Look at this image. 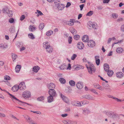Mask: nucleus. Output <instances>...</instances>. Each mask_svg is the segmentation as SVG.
Here are the masks:
<instances>
[{
    "instance_id": "nucleus-23",
    "label": "nucleus",
    "mask_w": 124,
    "mask_h": 124,
    "mask_svg": "<svg viewBox=\"0 0 124 124\" xmlns=\"http://www.w3.org/2000/svg\"><path fill=\"white\" fill-rule=\"evenodd\" d=\"M10 10V9L7 7L3 8L2 10L3 13H7Z\"/></svg>"
},
{
    "instance_id": "nucleus-15",
    "label": "nucleus",
    "mask_w": 124,
    "mask_h": 124,
    "mask_svg": "<svg viewBox=\"0 0 124 124\" xmlns=\"http://www.w3.org/2000/svg\"><path fill=\"white\" fill-rule=\"evenodd\" d=\"M19 89V86L17 85H14L12 88V90L14 92L17 91Z\"/></svg>"
},
{
    "instance_id": "nucleus-41",
    "label": "nucleus",
    "mask_w": 124,
    "mask_h": 124,
    "mask_svg": "<svg viewBox=\"0 0 124 124\" xmlns=\"http://www.w3.org/2000/svg\"><path fill=\"white\" fill-rule=\"evenodd\" d=\"M4 79L7 80H10L11 79V78L9 76L6 75L4 76Z\"/></svg>"
},
{
    "instance_id": "nucleus-14",
    "label": "nucleus",
    "mask_w": 124,
    "mask_h": 124,
    "mask_svg": "<svg viewBox=\"0 0 124 124\" xmlns=\"http://www.w3.org/2000/svg\"><path fill=\"white\" fill-rule=\"evenodd\" d=\"M116 76L119 78H122L124 76V74L122 72H118L116 73Z\"/></svg>"
},
{
    "instance_id": "nucleus-48",
    "label": "nucleus",
    "mask_w": 124,
    "mask_h": 124,
    "mask_svg": "<svg viewBox=\"0 0 124 124\" xmlns=\"http://www.w3.org/2000/svg\"><path fill=\"white\" fill-rule=\"evenodd\" d=\"M77 55L75 54H73L71 58V59L72 60H74L75 59V58L77 57Z\"/></svg>"
},
{
    "instance_id": "nucleus-55",
    "label": "nucleus",
    "mask_w": 124,
    "mask_h": 124,
    "mask_svg": "<svg viewBox=\"0 0 124 124\" xmlns=\"http://www.w3.org/2000/svg\"><path fill=\"white\" fill-rule=\"evenodd\" d=\"M25 18V16L24 15H22L20 17V20L21 21L23 20Z\"/></svg>"
},
{
    "instance_id": "nucleus-30",
    "label": "nucleus",
    "mask_w": 124,
    "mask_h": 124,
    "mask_svg": "<svg viewBox=\"0 0 124 124\" xmlns=\"http://www.w3.org/2000/svg\"><path fill=\"white\" fill-rule=\"evenodd\" d=\"M116 51L117 53H122L123 51V50L122 48L119 47L117 49Z\"/></svg>"
},
{
    "instance_id": "nucleus-51",
    "label": "nucleus",
    "mask_w": 124,
    "mask_h": 124,
    "mask_svg": "<svg viewBox=\"0 0 124 124\" xmlns=\"http://www.w3.org/2000/svg\"><path fill=\"white\" fill-rule=\"evenodd\" d=\"M94 87L98 89L100 86L98 84H95L94 85Z\"/></svg>"
},
{
    "instance_id": "nucleus-35",
    "label": "nucleus",
    "mask_w": 124,
    "mask_h": 124,
    "mask_svg": "<svg viewBox=\"0 0 124 124\" xmlns=\"http://www.w3.org/2000/svg\"><path fill=\"white\" fill-rule=\"evenodd\" d=\"M17 57V56L16 54H12V57L13 61H14L16 60Z\"/></svg>"
},
{
    "instance_id": "nucleus-26",
    "label": "nucleus",
    "mask_w": 124,
    "mask_h": 124,
    "mask_svg": "<svg viewBox=\"0 0 124 124\" xmlns=\"http://www.w3.org/2000/svg\"><path fill=\"white\" fill-rule=\"evenodd\" d=\"M84 68V67L81 65H79L76 66L75 68V69L77 70H78L81 69H82Z\"/></svg>"
},
{
    "instance_id": "nucleus-31",
    "label": "nucleus",
    "mask_w": 124,
    "mask_h": 124,
    "mask_svg": "<svg viewBox=\"0 0 124 124\" xmlns=\"http://www.w3.org/2000/svg\"><path fill=\"white\" fill-rule=\"evenodd\" d=\"M70 32L74 35L76 34L77 31L76 29L73 28H72L70 31Z\"/></svg>"
},
{
    "instance_id": "nucleus-62",
    "label": "nucleus",
    "mask_w": 124,
    "mask_h": 124,
    "mask_svg": "<svg viewBox=\"0 0 124 124\" xmlns=\"http://www.w3.org/2000/svg\"><path fill=\"white\" fill-rule=\"evenodd\" d=\"M121 30L122 31L124 32V25L122 26L121 27Z\"/></svg>"
},
{
    "instance_id": "nucleus-18",
    "label": "nucleus",
    "mask_w": 124,
    "mask_h": 124,
    "mask_svg": "<svg viewBox=\"0 0 124 124\" xmlns=\"http://www.w3.org/2000/svg\"><path fill=\"white\" fill-rule=\"evenodd\" d=\"M96 63L97 65H99L100 63V61L99 59V57L98 56H95Z\"/></svg>"
},
{
    "instance_id": "nucleus-21",
    "label": "nucleus",
    "mask_w": 124,
    "mask_h": 124,
    "mask_svg": "<svg viewBox=\"0 0 124 124\" xmlns=\"http://www.w3.org/2000/svg\"><path fill=\"white\" fill-rule=\"evenodd\" d=\"M21 66L20 65H17L16 66L15 68V71L16 72L18 73L20 71Z\"/></svg>"
},
{
    "instance_id": "nucleus-42",
    "label": "nucleus",
    "mask_w": 124,
    "mask_h": 124,
    "mask_svg": "<svg viewBox=\"0 0 124 124\" xmlns=\"http://www.w3.org/2000/svg\"><path fill=\"white\" fill-rule=\"evenodd\" d=\"M93 12L92 11H90L88 12L86 15V16H90L93 15Z\"/></svg>"
},
{
    "instance_id": "nucleus-40",
    "label": "nucleus",
    "mask_w": 124,
    "mask_h": 124,
    "mask_svg": "<svg viewBox=\"0 0 124 124\" xmlns=\"http://www.w3.org/2000/svg\"><path fill=\"white\" fill-rule=\"evenodd\" d=\"M44 26V24L43 23H41L40 24L39 26V27L40 29L42 30Z\"/></svg>"
},
{
    "instance_id": "nucleus-22",
    "label": "nucleus",
    "mask_w": 124,
    "mask_h": 124,
    "mask_svg": "<svg viewBox=\"0 0 124 124\" xmlns=\"http://www.w3.org/2000/svg\"><path fill=\"white\" fill-rule=\"evenodd\" d=\"M53 96L50 95L47 97V101L49 103L53 101Z\"/></svg>"
},
{
    "instance_id": "nucleus-28",
    "label": "nucleus",
    "mask_w": 124,
    "mask_h": 124,
    "mask_svg": "<svg viewBox=\"0 0 124 124\" xmlns=\"http://www.w3.org/2000/svg\"><path fill=\"white\" fill-rule=\"evenodd\" d=\"M106 114L109 117H113V116H115L112 112H107Z\"/></svg>"
},
{
    "instance_id": "nucleus-25",
    "label": "nucleus",
    "mask_w": 124,
    "mask_h": 124,
    "mask_svg": "<svg viewBox=\"0 0 124 124\" xmlns=\"http://www.w3.org/2000/svg\"><path fill=\"white\" fill-rule=\"evenodd\" d=\"M36 29V27H34L33 26L31 25L30 26L29 28V30L32 32L35 31Z\"/></svg>"
},
{
    "instance_id": "nucleus-10",
    "label": "nucleus",
    "mask_w": 124,
    "mask_h": 124,
    "mask_svg": "<svg viewBox=\"0 0 124 124\" xmlns=\"http://www.w3.org/2000/svg\"><path fill=\"white\" fill-rule=\"evenodd\" d=\"M48 93L50 95L54 97L56 95V93L55 90L54 89H51L48 91Z\"/></svg>"
},
{
    "instance_id": "nucleus-43",
    "label": "nucleus",
    "mask_w": 124,
    "mask_h": 124,
    "mask_svg": "<svg viewBox=\"0 0 124 124\" xmlns=\"http://www.w3.org/2000/svg\"><path fill=\"white\" fill-rule=\"evenodd\" d=\"M59 68L61 70H63L66 69V66L64 64L62 65Z\"/></svg>"
},
{
    "instance_id": "nucleus-13",
    "label": "nucleus",
    "mask_w": 124,
    "mask_h": 124,
    "mask_svg": "<svg viewBox=\"0 0 124 124\" xmlns=\"http://www.w3.org/2000/svg\"><path fill=\"white\" fill-rule=\"evenodd\" d=\"M74 19H70L69 21H67L66 23L69 26H72L74 24Z\"/></svg>"
},
{
    "instance_id": "nucleus-7",
    "label": "nucleus",
    "mask_w": 124,
    "mask_h": 124,
    "mask_svg": "<svg viewBox=\"0 0 124 124\" xmlns=\"http://www.w3.org/2000/svg\"><path fill=\"white\" fill-rule=\"evenodd\" d=\"M18 86L19 89L21 90H24L26 88L25 83L23 82H22L20 83Z\"/></svg>"
},
{
    "instance_id": "nucleus-36",
    "label": "nucleus",
    "mask_w": 124,
    "mask_h": 124,
    "mask_svg": "<svg viewBox=\"0 0 124 124\" xmlns=\"http://www.w3.org/2000/svg\"><path fill=\"white\" fill-rule=\"evenodd\" d=\"M8 16L9 17H11L13 16V13L12 10H10L7 13Z\"/></svg>"
},
{
    "instance_id": "nucleus-45",
    "label": "nucleus",
    "mask_w": 124,
    "mask_h": 124,
    "mask_svg": "<svg viewBox=\"0 0 124 124\" xmlns=\"http://www.w3.org/2000/svg\"><path fill=\"white\" fill-rule=\"evenodd\" d=\"M72 38L71 37H69L68 39V41L69 43L70 44L71 43L72 41Z\"/></svg>"
},
{
    "instance_id": "nucleus-53",
    "label": "nucleus",
    "mask_w": 124,
    "mask_h": 124,
    "mask_svg": "<svg viewBox=\"0 0 124 124\" xmlns=\"http://www.w3.org/2000/svg\"><path fill=\"white\" fill-rule=\"evenodd\" d=\"M37 11L38 14H39V15L41 16L43 15V14L40 11L38 10H37Z\"/></svg>"
},
{
    "instance_id": "nucleus-34",
    "label": "nucleus",
    "mask_w": 124,
    "mask_h": 124,
    "mask_svg": "<svg viewBox=\"0 0 124 124\" xmlns=\"http://www.w3.org/2000/svg\"><path fill=\"white\" fill-rule=\"evenodd\" d=\"M28 36L29 38L31 39H34L35 38L33 35L32 33H30L28 35Z\"/></svg>"
},
{
    "instance_id": "nucleus-52",
    "label": "nucleus",
    "mask_w": 124,
    "mask_h": 124,
    "mask_svg": "<svg viewBox=\"0 0 124 124\" xmlns=\"http://www.w3.org/2000/svg\"><path fill=\"white\" fill-rule=\"evenodd\" d=\"M8 46L7 44H4L3 45L0 46V47H2L3 48H6Z\"/></svg>"
},
{
    "instance_id": "nucleus-19",
    "label": "nucleus",
    "mask_w": 124,
    "mask_h": 124,
    "mask_svg": "<svg viewBox=\"0 0 124 124\" xmlns=\"http://www.w3.org/2000/svg\"><path fill=\"white\" fill-rule=\"evenodd\" d=\"M40 69V68L38 66H34L32 68V70L36 73Z\"/></svg>"
},
{
    "instance_id": "nucleus-50",
    "label": "nucleus",
    "mask_w": 124,
    "mask_h": 124,
    "mask_svg": "<svg viewBox=\"0 0 124 124\" xmlns=\"http://www.w3.org/2000/svg\"><path fill=\"white\" fill-rule=\"evenodd\" d=\"M14 19L13 18H11L9 20V22L11 23H12L14 22Z\"/></svg>"
},
{
    "instance_id": "nucleus-56",
    "label": "nucleus",
    "mask_w": 124,
    "mask_h": 124,
    "mask_svg": "<svg viewBox=\"0 0 124 124\" xmlns=\"http://www.w3.org/2000/svg\"><path fill=\"white\" fill-rule=\"evenodd\" d=\"M113 99L116 101L117 102H121L122 101L121 100L115 97L113 98Z\"/></svg>"
},
{
    "instance_id": "nucleus-58",
    "label": "nucleus",
    "mask_w": 124,
    "mask_h": 124,
    "mask_svg": "<svg viewBox=\"0 0 124 124\" xmlns=\"http://www.w3.org/2000/svg\"><path fill=\"white\" fill-rule=\"evenodd\" d=\"M6 116V115L4 114L1 113L0 115V117H4Z\"/></svg>"
},
{
    "instance_id": "nucleus-1",
    "label": "nucleus",
    "mask_w": 124,
    "mask_h": 124,
    "mask_svg": "<svg viewBox=\"0 0 124 124\" xmlns=\"http://www.w3.org/2000/svg\"><path fill=\"white\" fill-rule=\"evenodd\" d=\"M43 46L45 49L46 51L48 53H51L53 50V48L49 45L47 42H44L43 43Z\"/></svg>"
},
{
    "instance_id": "nucleus-16",
    "label": "nucleus",
    "mask_w": 124,
    "mask_h": 124,
    "mask_svg": "<svg viewBox=\"0 0 124 124\" xmlns=\"http://www.w3.org/2000/svg\"><path fill=\"white\" fill-rule=\"evenodd\" d=\"M82 39L84 42H87L89 40V37L86 35H84L82 37Z\"/></svg>"
},
{
    "instance_id": "nucleus-8",
    "label": "nucleus",
    "mask_w": 124,
    "mask_h": 124,
    "mask_svg": "<svg viewBox=\"0 0 124 124\" xmlns=\"http://www.w3.org/2000/svg\"><path fill=\"white\" fill-rule=\"evenodd\" d=\"M87 45L90 47H93L95 46V43L94 41L91 40L88 42Z\"/></svg>"
},
{
    "instance_id": "nucleus-5",
    "label": "nucleus",
    "mask_w": 124,
    "mask_h": 124,
    "mask_svg": "<svg viewBox=\"0 0 124 124\" xmlns=\"http://www.w3.org/2000/svg\"><path fill=\"white\" fill-rule=\"evenodd\" d=\"M54 4L57 5V8L59 10H62L65 7L64 6L63 4L57 3L56 2H54Z\"/></svg>"
},
{
    "instance_id": "nucleus-11",
    "label": "nucleus",
    "mask_w": 124,
    "mask_h": 124,
    "mask_svg": "<svg viewBox=\"0 0 124 124\" xmlns=\"http://www.w3.org/2000/svg\"><path fill=\"white\" fill-rule=\"evenodd\" d=\"M84 46V45L82 42H80L78 43L77 47L79 49H83Z\"/></svg>"
},
{
    "instance_id": "nucleus-61",
    "label": "nucleus",
    "mask_w": 124,
    "mask_h": 124,
    "mask_svg": "<svg viewBox=\"0 0 124 124\" xmlns=\"http://www.w3.org/2000/svg\"><path fill=\"white\" fill-rule=\"evenodd\" d=\"M71 68V67L70 64L69 63L68 64V67L67 68V70L69 69L70 70Z\"/></svg>"
},
{
    "instance_id": "nucleus-33",
    "label": "nucleus",
    "mask_w": 124,
    "mask_h": 124,
    "mask_svg": "<svg viewBox=\"0 0 124 124\" xmlns=\"http://www.w3.org/2000/svg\"><path fill=\"white\" fill-rule=\"evenodd\" d=\"M69 83L70 85L72 86H75V82L73 80L70 81Z\"/></svg>"
},
{
    "instance_id": "nucleus-59",
    "label": "nucleus",
    "mask_w": 124,
    "mask_h": 124,
    "mask_svg": "<svg viewBox=\"0 0 124 124\" xmlns=\"http://www.w3.org/2000/svg\"><path fill=\"white\" fill-rule=\"evenodd\" d=\"M3 81L5 82L6 84L8 86H10V83L8 81Z\"/></svg>"
},
{
    "instance_id": "nucleus-38",
    "label": "nucleus",
    "mask_w": 124,
    "mask_h": 124,
    "mask_svg": "<svg viewBox=\"0 0 124 124\" xmlns=\"http://www.w3.org/2000/svg\"><path fill=\"white\" fill-rule=\"evenodd\" d=\"M112 17L114 19H116L118 17V15L116 13H113L112 14Z\"/></svg>"
},
{
    "instance_id": "nucleus-47",
    "label": "nucleus",
    "mask_w": 124,
    "mask_h": 124,
    "mask_svg": "<svg viewBox=\"0 0 124 124\" xmlns=\"http://www.w3.org/2000/svg\"><path fill=\"white\" fill-rule=\"evenodd\" d=\"M90 91L93 93H94L95 94H98V93L97 92H96V90L95 89H90Z\"/></svg>"
},
{
    "instance_id": "nucleus-64",
    "label": "nucleus",
    "mask_w": 124,
    "mask_h": 124,
    "mask_svg": "<svg viewBox=\"0 0 124 124\" xmlns=\"http://www.w3.org/2000/svg\"><path fill=\"white\" fill-rule=\"evenodd\" d=\"M123 19L122 18H119L117 20V21L118 22L122 21L123 20Z\"/></svg>"
},
{
    "instance_id": "nucleus-49",
    "label": "nucleus",
    "mask_w": 124,
    "mask_h": 124,
    "mask_svg": "<svg viewBox=\"0 0 124 124\" xmlns=\"http://www.w3.org/2000/svg\"><path fill=\"white\" fill-rule=\"evenodd\" d=\"M28 122L29 124H36L37 123H35L34 121L32 120H30V121H28Z\"/></svg>"
},
{
    "instance_id": "nucleus-2",
    "label": "nucleus",
    "mask_w": 124,
    "mask_h": 124,
    "mask_svg": "<svg viewBox=\"0 0 124 124\" xmlns=\"http://www.w3.org/2000/svg\"><path fill=\"white\" fill-rule=\"evenodd\" d=\"M86 66L88 70V72L90 74H92V72H94L95 70V68L93 64L89 66L86 65Z\"/></svg>"
},
{
    "instance_id": "nucleus-9",
    "label": "nucleus",
    "mask_w": 124,
    "mask_h": 124,
    "mask_svg": "<svg viewBox=\"0 0 124 124\" xmlns=\"http://www.w3.org/2000/svg\"><path fill=\"white\" fill-rule=\"evenodd\" d=\"M76 85L77 87L79 89H81L83 87V83L80 81L77 82Z\"/></svg>"
},
{
    "instance_id": "nucleus-60",
    "label": "nucleus",
    "mask_w": 124,
    "mask_h": 124,
    "mask_svg": "<svg viewBox=\"0 0 124 124\" xmlns=\"http://www.w3.org/2000/svg\"><path fill=\"white\" fill-rule=\"evenodd\" d=\"M110 0H104L103 1V3H108Z\"/></svg>"
},
{
    "instance_id": "nucleus-39",
    "label": "nucleus",
    "mask_w": 124,
    "mask_h": 124,
    "mask_svg": "<svg viewBox=\"0 0 124 124\" xmlns=\"http://www.w3.org/2000/svg\"><path fill=\"white\" fill-rule=\"evenodd\" d=\"M53 31L50 30L47 31L46 33V35L47 36H50L53 33Z\"/></svg>"
},
{
    "instance_id": "nucleus-12",
    "label": "nucleus",
    "mask_w": 124,
    "mask_h": 124,
    "mask_svg": "<svg viewBox=\"0 0 124 124\" xmlns=\"http://www.w3.org/2000/svg\"><path fill=\"white\" fill-rule=\"evenodd\" d=\"M47 86L49 90L54 89L55 87V85L54 83H51L47 84Z\"/></svg>"
},
{
    "instance_id": "nucleus-6",
    "label": "nucleus",
    "mask_w": 124,
    "mask_h": 124,
    "mask_svg": "<svg viewBox=\"0 0 124 124\" xmlns=\"http://www.w3.org/2000/svg\"><path fill=\"white\" fill-rule=\"evenodd\" d=\"M62 123L64 124H77L76 122L74 121L69 120H63L62 121Z\"/></svg>"
},
{
    "instance_id": "nucleus-46",
    "label": "nucleus",
    "mask_w": 124,
    "mask_h": 124,
    "mask_svg": "<svg viewBox=\"0 0 124 124\" xmlns=\"http://www.w3.org/2000/svg\"><path fill=\"white\" fill-rule=\"evenodd\" d=\"M80 38V36L78 35H76L74 36V39L76 40H78Z\"/></svg>"
},
{
    "instance_id": "nucleus-54",
    "label": "nucleus",
    "mask_w": 124,
    "mask_h": 124,
    "mask_svg": "<svg viewBox=\"0 0 124 124\" xmlns=\"http://www.w3.org/2000/svg\"><path fill=\"white\" fill-rule=\"evenodd\" d=\"M24 117L27 120L28 122V121H30V120H31L30 118L27 116Z\"/></svg>"
},
{
    "instance_id": "nucleus-3",
    "label": "nucleus",
    "mask_w": 124,
    "mask_h": 124,
    "mask_svg": "<svg viewBox=\"0 0 124 124\" xmlns=\"http://www.w3.org/2000/svg\"><path fill=\"white\" fill-rule=\"evenodd\" d=\"M8 93L10 96V98L11 99L12 101L14 102H16L19 104H20V103L22 102V101L17 99L14 96L10 94L8 92Z\"/></svg>"
},
{
    "instance_id": "nucleus-20",
    "label": "nucleus",
    "mask_w": 124,
    "mask_h": 124,
    "mask_svg": "<svg viewBox=\"0 0 124 124\" xmlns=\"http://www.w3.org/2000/svg\"><path fill=\"white\" fill-rule=\"evenodd\" d=\"M109 65L107 63H105L104 65V69L106 72L108 71L109 69Z\"/></svg>"
},
{
    "instance_id": "nucleus-63",
    "label": "nucleus",
    "mask_w": 124,
    "mask_h": 124,
    "mask_svg": "<svg viewBox=\"0 0 124 124\" xmlns=\"http://www.w3.org/2000/svg\"><path fill=\"white\" fill-rule=\"evenodd\" d=\"M112 40V39H111V38H109L108 40L107 43L108 44L110 43Z\"/></svg>"
},
{
    "instance_id": "nucleus-44",
    "label": "nucleus",
    "mask_w": 124,
    "mask_h": 124,
    "mask_svg": "<svg viewBox=\"0 0 124 124\" xmlns=\"http://www.w3.org/2000/svg\"><path fill=\"white\" fill-rule=\"evenodd\" d=\"M103 86L104 88L106 90H108V89H109V88H107L108 87L109 85L107 84H105L104 85H103Z\"/></svg>"
},
{
    "instance_id": "nucleus-32",
    "label": "nucleus",
    "mask_w": 124,
    "mask_h": 124,
    "mask_svg": "<svg viewBox=\"0 0 124 124\" xmlns=\"http://www.w3.org/2000/svg\"><path fill=\"white\" fill-rule=\"evenodd\" d=\"M107 74L109 77H111L113 74V72L112 70H109Z\"/></svg>"
},
{
    "instance_id": "nucleus-57",
    "label": "nucleus",
    "mask_w": 124,
    "mask_h": 124,
    "mask_svg": "<svg viewBox=\"0 0 124 124\" xmlns=\"http://www.w3.org/2000/svg\"><path fill=\"white\" fill-rule=\"evenodd\" d=\"M71 5V3L69 2H68L67 3V5L66 6V8H68L70 7Z\"/></svg>"
},
{
    "instance_id": "nucleus-37",
    "label": "nucleus",
    "mask_w": 124,
    "mask_h": 124,
    "mask_svg": "<svg viewBox=\"0 0 124 124\" xmlns=\"http://www.w3.org/2000/svg\"><path fill=\"white\" fill-rule=\"evenodd\" d=\"M44 96H41L39 97L37 99V100L39 101H42L44 100Z\"/></svg>"
},
{
    "instance_id": "nucleus-4",
    "label": "nucleus",
    "mask_w": 124,
    "mask_h": 124,
    "mask_svg": "<svg viewBox=\"0 0 124 124\" xmlns=\"http://www.w3.org/2000/svg\"><path fill=\"white\" fill-rule=\"evenodd\" d=\"M23 96L25 99H27L31 97V95L30 92L27 91H26L23 92Z\"/></svg>"
},
{
    "instance_id": "nucleus-24",
    "label": "nucleus",
    "mask_w": 124,
    "mask_h": 124,
    "mask_svg": "<svg viewBox=\"0 0 124 124\" xmlns=\"http://www.w3.org/2000/svg\"><path fill=\"white\" fill-rule=\"evenodd\" d=\"M84 98L88 100H93V98L90 95H87L85 96Z\"/></svg>"
},
{
    "instance_id": "nucleus-17",
    "label": "nucleus",
    "mask_w": 124,
    "mask_h": 124,
    "mask_svg": "<svg viewBox=\"0 0 124 124\" xmlns=\"http://www.w3.org/2000/svg\"><path fill=\"white\" fill-rule=\"evenodd\" d=\"M73 105L77 106H81L82 104L81 103L78 101H75L72 103Z\"/></svg>"
},
{
    "instance_id": "nucleus-27",
    "label": "nucleus",
    "mask_w": 124,
    "mask_h": 124,
    "mask_svg": "<svg viewBox=\"0 0 124 124\" xmlns=\"http://www.w3.org/2000/svg\"><path fill=\"white\" fill-rule=\"evenodd\" d=\"M60 82L62 84H64L66 82L65 79L63 78H61L59 79Z\"/></svg>"
},
{
    "instance_id": "nucleus-29",
    "label": "nucleus",
    "mask_w": 124,
    "mask_h": 124,
    "mask_svg": "<svg viewBox=\"0 0 124 124\" xmlns=\"http://www.w3.org/2000/svg\"><path fill=\"white\" fill-rule=\"evenodd\" d=\"M61 97L63 100L65 101V102L67 103L68 102V99L63 95H62V94H61Z\"/></svg>"
}]
</instances>
